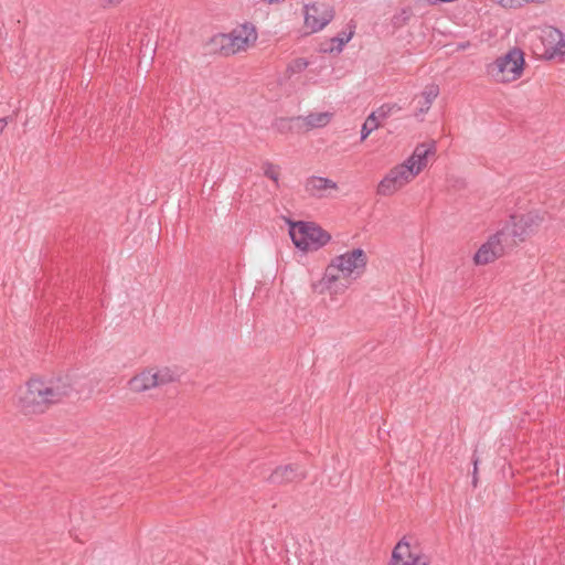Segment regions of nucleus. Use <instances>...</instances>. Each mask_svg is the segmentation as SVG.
<instances>
[{
	"label": "nucleus",
	"mask_w": 565,
	"mask_h": 565,
	"mask_svg": "<svg viewBox=\"0 0 565 565\" xmlns=\"http://www.w3.org/2000/svg\"><path fill=\"white\" fill-rule=\"evenodd\" d=\"M78 383L71 375L57 377L49 382L30 380L17 394V406L25 415L44 413L52 404L79 392Z\"/></svg>",
	"instance_id": "obj_1"
},
{
	"label": "nucleus",
	"mask_w": 565,
	"mask_h": 565,
	"mask_svg": "<svg viewBox=\"0 0 565 565\" xmlns=\"http://www.w3.org/2000/svg\"><path fill=\"white\" fill-rule=\"evenodd\" d=\"M367 256L362 248H354L335 256L327 266L320 285L331 292H342L349 286V279L359 278L365 270Z\"/></svg>",
	"instance_id": "obj_2"
},
{
	"label": "nucleus",
	"mask_w": 565,
	"mask_h": 565,
	"mask_svg": "<svg viewBox=\"0 0 565 565\" xmlns=\"http://www.w3.org/2000/svg\"><path fill=\"white\" fill-rule=\"evenodd\" d=\"M548 215L539 211H531L523 215H512L499 231L505 244L513 248L530 235L539 231Z\"/></svg>",
	"instance_id": "obj_3"
},
{
	"label": "nucleus",
	"mask_w": 565,
	"mask_h": 565,
	"mask_svg": "<svg viewBox=\"0 0 565 565\" xmlns=\"http://www.w3.org/2000/svg\"><path fill=\"white\" fill-rule=\"evenodd\" d=\"M524 54L519 49H512L492 63L487 65L488 75L497 83H511L523 74Z\"/></svg>",
	"instance_id": "obj_4"
},
{
	"label": "nucleus",
	"mask_w": 565,
	"mask_h": 565,
	"mask_svg": "<svg viewBox=\"0 0 565 565\" xmlns=\"http://www.w3.org/2000/svg\"><path fill=\"white\" fill-rule=\"evenodd\" d=\"M289 235L296 247L303 252L318 250L331 239L317 224L301 221L290 223Z\"/></svg>",
	"instance_id": "obj_5"
},
{
	"label": "nucleus",
	"mask_w": 565,
	"mask_h": 565,
	"mask_svg": "<svg viewBox=\"0 0 565 565\" xmlns=\"http://www.w3.org/2000/svg\"><path fill=\"white\" fill-rule=\"evenodd\" d=\"M178 377L177 371L170 367L149 369L130 379L129 388L135 393H142L153 387L172 383Z\"/></svg>",
	"instance_id": "obj_6"
},
{
	"label": "nucleus",
	"mask_w": 565,
	"mask_h": 565,
	"mask_svg": "<svg viewBox=\"0 0 565 565\" xmlns=\"http://www.w3.org/2000/svg\"><path fill=\"white\" fill-rule=\"evenodd\" d=\"M257 36L254 24L248 22L239 24L230 33L222 35V50L225 54L244 52L255 44Z\"/></svg>",
	"instance_id": "obj_7"
},
{
	"label": "nucleus",
	"mask_w": 565,
	"mask_h": 565,
	"mask_svg": "<svg viewBox=\"0 0 565 565\" xmlns=\"http://www.w3.org/2000/svg\"><path fill=\"white\" fill-rule=\"evenodd\" d=\"M416 175L412 168L404 162L393 167L385 177L380 181L376 192L382 196H391L406 184L412 182Z\"/></svg>",
	"instance_id": "obj_8"
},
{
	"label": "nucleus",
	"mask_w": 565,
	"mask_h": 565,
	"mask_svg": "<svg viewBox=\"0 0 565 565\" xmlns=\"http://www.w3.org/2000/svg\"><path fill=\"white\" fill-rule=\"evenodd\" d=\"M509 249H511L510 246L504 243L498 231L478 249L473 259L477 265H486L501 257Z\"/></svg>",
	"instance_id": "obj_9"
},
{
	"label": "nucleus",
	"mask_w": 565,
	"mask_h": 565,
	"mask_svg": "<svg viewBox=\"0 0 565 565\" xmlns=\"http://www.w3.org/2000/svg\"><path fill=\"white\" fill-rule=\"evenodd\" d=\"M333 19V10L324 4L305 6V25L311 32L322 30Z\"/></svg>",
	"instance_id": "obj_10"
},
{
	"label": "nucleus",
	"mask_w": 565,
	"mask_h": 565,
	"mask_svg": "<svg viewBox=\"0 0 565 565\" xmlns=\"http://www.w3.org/2000/svg\"><path fill=\"white\" fill-rule=\"evenodd\" d=\"M436 153V143L431 141L429 143L417 145L411 157H408L404 163L412 168L413 173L417 177L427 166L429 158Z\"/></svg>",
	"instance_id": "obj_11"
},
{
	"label": "nucleus",
	"mask_w": 565,
	"mask_h": 565,
	"mask_svg": "<svg viewBox=\"0 0 565 565\" xmlns=\"http://www.w3.org/2000/svg\"><path fill=\"white\" fill-rule=\"evenodd\" d=\"M306 478V471L298 465H285L277 467L267 478L271 484L282 486L298 482Z\"/></svg>",
	"instance_id": "obj_12"
},
{
	"label": "nucleus",
	"mask_w": 565,
	"mask_h": 565,
	"mask_svg": "<svg viewBox=\"0 0 565 565\" xmlns=\"http://www.w3.org/2000/svg\"><path fill=\"white\" fill-rule=\"evenodd\" d=\"M338 185L334 181L322 177H310L305 182L306 192L313 198H326L329 191L337 190Z\"/></svg>",
	"instance_id": "obj_13"
},
{
	"label": "nucleus",
	"mask_w": 565,
	"mask_h": 565,
	"mask_svg": "<svg viewBox=\"0 0 565 565\" xmlns=\"http://www.w3.org/2000/svg\"><path fill=\"white\" fill-rule=\"evenodd\" d=\"M544 33V42L553 51V54H565V39L563 33L554 28L547 29Z\"/></svg>",
	"instance_id": "obj_14"
},
{
	"label": "nucleus",
	"mask_w": 565,
	"mask_h": 565,
	"mask_svg": "<svg viewBox=\"0 0 565 565\" xmlns=\"http://www.w3.org/2000/svg\"><path fill=\"white\" fill-rule=\"evenodd\" d=\"M333 114L329 111L311 113L307 116L298 117L308 129L326 127L332 119Z\"/></svg>",
	"instance_id": "obj_15"
},
{
	"label": "nucleus",
	"mask_w": 565,
	"mask_h": 565,
	"mask_svg": "<svg viewBox=\"0 0 565 565\" xmlns=\"http://www.w3.org/2000/svg\"><path fill=\"white\" fill-rule=\"evenodd\" d=\"M439 95V86L436 84H429L427 85L420 95L419 108L418 111H416V116L423 115L427 113L433 104V102L437 98Z\"/></svg>",
	"instance_id": "obj_16"
},
{
	"label": "nucleus",
	"mask_w": 565,
	"mask_h": 565,
	"mask_svg": "<svg viewBox=\"0 0 565 565\" xmlns=\"http://www.w3.org/2000/svg\"><path fill=\"white\" fill-rule=\"evenodd\" d=\"M413 555L409 544L405 541H399L393 550L391 565H403V563H409Z\"/></svg>",
	"instance_id": "obj_17"
},
{
	"label": "nucleus",
	"mask_w": 565,
	"mask_h": 565,
	"mask_svg": "<svg viewBox=\"0 0 565 565\" xmlns=\"http://www.w3.org/2000/svg\"><path fill=\"white\" fill-rule=\"evenodd\" d=\"M380 121L375 119V116L370 115L361 128V140H365L372 131L380 127Z\"/></svg>",
	"instance_id": "obj_18"
},
{
	"label": "nucleus",
	"mask_w": 565,
	"mask_h": 565,
	"mask_svg": "<svg viewBox=\"0 0 565 565\" xmlns=\"http://www.w3.org/2000/svg\"><path fill=\"white\" fill-rule=\"evenodd\" d=\"M394 109L398 110L399 107H397V105L395 104H385L379 107L376 110H374L371 115L375 116V119L381 122L382 120L387 118Z\"/></svg>",
	"instance_id": "obj_19"
},
{
	"label": "nucleus",
	"mask_w": 565,
	"mask_h": 565,
	"mask_svg": "<svg viewBox=\"0 0 565 565\" xmlns=\"http://www.w3.org/2000/svg\"><path fill=\"white\" fill-rule=\"evenodd\" d=\"M308 64L305 58H296L288 64L287 73L289 75L301 73L307 68Z\"/></svg>",
	"instance_id": "obj_20"
},
{
	"label": "nucleus",
	"mask_w": 565,
	"mask_h": 565,
	"mask_svg": "<svg viewBox=\"0 0 565 565\" xmlns=\"http://www.w3.org/2000/svg\"><path fill=\"white\" fill-rule=\"evenodd\" d=\"M263 170H264V174L267 178H269L270 180H273L276 183V185H278V180H279L278 167L273 164L271 162H266L263 166Z\"/></svg>",
	"instance_id": "obj_21"
},
{
	"label": "nucleus",
	"mask_w": 565,
	"mask_h": 565,
	"mask_svg": "<svg viewBox=\"0 0 565 565\" xmlns=\"http://www.w3.org/2000/svg\"><path fill=\"white\" fill-rule=\"evenodd\" d=\"M352 34H353V32H350L347 35L333 38L332 41H331L332 42V46L329 50L331 52L332 51L341 52L343 46H344V44L348 43L351 40Z\"/></svg>",
	"instance_id": "obj_22"
},
{
	"label": "nucleus",
	"mask_w": 565,
	"mask_h": 565,
	"mask_svg": "<svg viewBox=\"0 0 565 565\" xmlns=\"http://www.w3.org/2000/svg\"><path fill=\"white\" fill-rule=\"evenodd\" d=\"M478 461H479V459L477 457H475L473 458V480H472V483H473L475 487L477 486Z\"/></svg>",
	"instance_id": "obj_23"
},
{
	"label": "nucleus",
	"mask_w": 565,
	"mask_h": 565,
	"mask_svg": "<svg viewBox=\"0 0 565 565\" xmlns=\"http://www.w3.org/2000/svg\"><path fill=\"white\" fill-rule=\"evenodd\" d=\"M6 126H7V119L6 118H0V134L3 131Z\"/></svg>",
	"instance_id": "obj_24"
},
{
	"label": "nucleus",
	"mask_w": 565,
	"mask_h": 565,
	"mask_svg": "<svg viewBox=\"0 0 565 565\" xmlns=\"http://www.w3.org/2000/svg\"><path fill=\"white\" fill-rule=\"evenodd\" d=\"M270 3L273 2H279L280 0H268Z\"/></svg>",
	"instance_id": "obj_25"
}]
</instances>
